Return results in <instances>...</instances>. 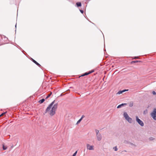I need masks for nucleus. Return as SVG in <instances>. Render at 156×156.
Masks as SVG:
<instances>
[{"instance_id": "22", "label": "nucleus", "mask_w": 156, "mask_h": 156, "mask_svg": "<svg viewBox=\"0 0 156 156\" xmlns=\"http://www.w3.org/2000/svg\"><path fill=\"white\" fill-rule=\"evenodd\" d=\"M85 117V116L84 115H83L80 119L81 120H82L83 118Z\"/></svg>"}, {"instance_id": "17", "label": "nucleus", "mask_w": 156, "mask_h": 156, "mask_svg": "<svg viewBox=\"0 0 156 156\" xmlns=\"http://www.w3.org/2000/svg\"><path fill=\"white\" fill-rule=\"evenodd\" d=\"M3 149L4 150H5L6 149L7 147L5 146H4V145L3 146Z\"/></svg>"}, {"instance_id": "19", "label": "nucleus", "mask_w": 156, "mask_h": 156, "mask_svg": "<svg viewBox=\"0 0 156 156\" xmlns=\"http://www.w3.org/2000/svg\"><path fill=\"white\" fill-rule=\"evenodd\" d=\"M77 151H76L75 153L73 154V155H72V156H76L77 153Z\"/></svg>"}, {"instance_id": "25", "label": "nucleus", "mask_w": 156, "mask_h": 156, "mask_svg": "<svg viewBox=\"0 0 156 156\" xmlns=\"http://www.w3.org/2000/svg\"><path fill=\"white\" fill-rule=\"evenodd\" d=\"M80 11L82 13H83V11L82 10H80Z\"/></svg>"}, {"instance_id": "13", "label": "nucleus", "mask_w": 156, "mask_h": 156, "mask_svg": "<svg viewBox=\"0 0 156 156\" xmlns=\"http://www.w3.org/2000/svg\"><path fill=\"white\" fill-rule=\"evenodd\" d=\"M77 6H80L81 5V4L80 2H77L76 4Z\"/></svg>"}, {"instance_id": "21", "label": "nucleus", "mask_w": 156, "mask_h": 156, "mask_svg": "<svg viewBox=\"0 0 156 156\" xmlns=\"http://www.w3.org/2000/svg\"><path fill=\"white\" fill-rule=\"evenodd\" d=\"M138 61H133L132 62V63H135L138 62Z\"/></svg>"}, {"instance_id": "29", "label": "nucleus", "mask_w": 156, "mask_h": 156, "mask_svg": "<svg viewBox=\"0 0 156 156\" xmlns=\"http://www.w3.org/2000/svg\"><path fill=\"white\" fill-rule=\"evenodd\" d=\"M63 94H61L60 95V96H60V97H62V96H63Z\"/></svg>"}, {"instance_id": "5", "label": "nucleus", "mask_w": 156, "mask_h": 156, "mask_svg": "<svg viewBox=\"0 0 156 156\" xmlns=\"http://www.w3.org/2000/svg\"><path fill=\"white\" fill-rule=\"evenodd\" d=\"M136 122L140 124L141 126H144V124L143 122L139 119L138 116H136Z\"/></svg>"}, {"instance_id": "2", "label": "nucleus", "mask_w": 156, "mask_h": 156, "mask_svg": "<svg viewBox=\"0 0 156 156\" xmlns=\"http://www.w3.org/2000/svg\"><path fill=\"white\" fill-rule=\"evenodd\" d=\"M123 116L125 119L129 123H131L132 122L133 120L132 118H130L126 112H124L123 113Z\"/></svg>"}, {"instance_id": "12", "label": "nucleus", "mask_w": 156, "mask_h": 156, "mask_svg": "<svg viewBox=\"0 0 156 156\" xmlns=\"http://www.w3.org/2000/svg\"><path fill=\"white\" fill-rule=\"evenodd\" d=\"M51 94V92H50V93L49 94H46L45 95V97H46V98H49V97H50V96Z\"/></svg>"}, {"instance_id": "18", "label": "nucleus", "mask_w": 156, "mask_h": 156, "mask_svg": "<svg viewBox=\"0 0 156 156\" xmlns=\"http://www.w3.org/2000/svg\"><path fill=\"white\" fill-rule=\"evenodd\" d=\"M6 112H4L3 113H2L0 115V117H1V116H3V115H4L5 114V113H6Z\"/></svg>"}, {"instance_id": "6", "label": "nucleus", "mask_w": 156, "mask_h": 156, "mask_svg": "<svg viewBox=\"0 0 156 156\" xmlns=\"http://www.w3.org/2000/svg\"><path fill=\"white\" fill-rule=\"evenodd\" d=\"M96 137L97 140L98 141H100L102 139V136L100 134H98V135H96Z\"/></svg>"}, {"instance_id": "30", "label": "nucleus", "mask_w": 156, "mask_h": 156, "mask_svg": "<svg viewBox=\"0 0 156 156\" xmlns=\"http://www.w3.org/2000/svg\"><path fill=\"white\" fill-rule=\"evenodd\" d=\"M138 58L137 57H135L134 58Z\"/></svg>"}, {"instance_id": "20", "label": "nucleus", "mask_w": 156, "mask_h": 156, "mask_svg": "<svg viewBox=\"0 0 156 156\" xmlns=\"http://www.w3.org/2000/svg\"><path fill=\"white\" fill-rule=\"evenodd\" d=\"M114 149L115 151H117L118 150V149L116 147H115L113 148Z\"/></svg>"}, {"instance_id": "4", "label": "nucleus", "mask_w": 156, "mask_h": 156, "mask_svg": "<svg viewBox=\"0 0 156 156\" xmlns=\"http://www.w3.org/2000/svg\"><path fill=\"white\" fill-rule=\"evenodd\" d=\"M151 117L154 120H156V108H155L154 109L153 111L151 114Z\"/></svg>"}, {"instance_id": "23", "label": "nucleus", "mask_w": 156, "mask_h": 156, "mask_svg": "<svg viewBox=\"0 0 156 156\" xmlns=\"http://www.w3.org/2000/svg\"><path fill=\"white\" fill-rule=\"evenodd\" d=\"M152 94L154 95H155V94H156V92L154 91H153L152 92Z\"/></svg>"}, {"instance_id": "27", "label": "nucleus", "mask_w": 156, "mask_h": 156, "mask_svg": "<svg viewBox=\"0 0 156 156\" xmlns=\"http://www.w3.org/2000/svg\"><path fill=\"white\" fill-rule=\"evenodd\" d=\"M129 105L130 106H132L133 105V104L132 103L131 104H130Z\"/></svg>"}, {"instance_id": "8", "label": "nucleus", "mask_w": 156, "mask_h": 156, "mask_svg": "<svg viewBox=\"0 0 156 156\" xmlns=\"http://www.w3.org/2000/svg\"><path fill=\"white\" fill-rule=\"evenodd\" d=\"M126 105V103H124V104H122L121 105H119L118 107H117V108H121L122 106H125Z\"/></svg>"}, {"instance_id": "28", "label": "nucleus", "mask_w": 156, "mask_h": 156, "mask_svg": "<svg viewBox=\"0 0 156 156\" xmlns=\"http://www.w3.org/2000/svg\"><path fill=\"white\" fill-rule=\"evenodd\" d=\"M94 72V70H92V71H90V72H91V73H92L93 72Z\"/></svg>"}, {"instance_id": "1", "label": "nucleus", "mask_w": 156, "mask_h": 156, "mask_svg": "<svg viewBox=\"0 0 156 156\" xmlns=\"http://www.w3.org/2000/svg\"><path fill=\"white\" fill-rule=\"evenodd\" d=\"M55 101H53L47 108L46 111L48 112L51 115H54L57 108V104H54Z\"/></svg>"}, {"instance_id": "24", "label": "nucleus", "mask_w": 156, "mask_h": 156, "mask_svg": "<svg viewBox=\"0 0 156 156\" xmlns=\"http://www.w3.org/2000/svg\"><path fill=\"white\" fill-rule=\"evenodd\" d=\"M147 112V110H146L144 111V114H146Z\"/></svg>"}, {"instance_id": "9", "label": "nucleus", "mask_w": 156, "mask_h": 156, "mask_svg": "<svg viewBox=\"0 0 156 156\" xmlns=\"http://www.w3.org/2000/svg\"><path fill=\"white\" fill-rule=\"evenodd\" d=\"M32 60L33 62H34L35 64H36L38 66H41L38 63H37L36 61L34 60L33 59H32Z\"/></svg>"}, {"instance_id": "15", "label": "nucleus", "mask_w": 156, "mask_h": 156, "mask_svg": "<svg viewBox=\"0 0 156 156\" xmlns=\"http://www.w3.org/2000/svg\"><path fill=\"white\" fill-rule=\"evenodd\" d=\"M154 140V138L153 137H151L149 138V140L150 141Z\"/></svg>"}, {"instance_id": "3", "label": "nucleus", "mask_w": 156, "mask_h": 156, "mask_svg": "<svg viewBox=\"0 0 156 156\" xmlns=\"http://www.w3.org/2000/svg\"><path fill=\"white\" fill-rule=\"evenodd\" d=\"M86 148L87 150L90 151H94L95 149V147L94 145L88 144H87Z\"/></svg>"}, {"instance_id": "10", "label": "nucleus", "mask_w": 156, "mask_h": 156, "mask_svg": "<svg viewBox=\"0 0 156 156\" xmlns=\"http://www.w3.org/2000/svg\"><path fill=\"white\" fill-rule=\"evenodd\" d=\"M90 73H91V72H88V73L87 72V73H85L84 74H83L81 76H85L86 75H87L90 74Z\"/></svg>"}, {"instance_id": "11", "label": "nucleus", "mask_w": 156, "mask_h": 156, "mask_svg": "<svg viewBox=\"0 0 156 156\" xmlns=\"http://www.w3.org/2000/svg\"><path fill=\"white\" fill-rule=\"evenodd\" d=\"M45 101L44 99L43 98L41 100H40L38 102L40 104H41L43 103Z\"/></svg>"}, {"instance_id": "7", "label": "nucleus", "mask_w": 156, "mask_h": 156, "mask_svg": "<svg viewBox=\"0 0 156 156\" xmlns=\"http://www.w3.org/2000/svg\"><path fill=\"white\" fill-rule=\"evenodd\" d=\"M128 90H122L119 91L117 93V94H121L125 92L126 91H128Z\"/></svg>"}, {"instance_id": "14", "label": "nucleus", "mask_w": 156, "mask_h": 156, "mask_svg": "<svg viewBox=\"0 0 156 156\" xmlns=\"http://www.w3.org/2000/svg\"><path fill=\"white\" fill-rule=\"evenodd\" d=\"M95 132L96 134V135H98V134H99L100 133H99V131L98 130H95Z\"/></svg>"}, {"instance_id": "16", "label": "nucleus", "mask_w": 156, "mask_h": 156, "mask_svg": "<svg viewBox=\"0 0 156 156\" xmlns=\"http://www.w3.org/2000/svg\"><path fill=\"white\" fill-rule=\"evenodd\" d=\"M81 120H81L80 119L78 120L76 123V124H78L81 121Z\"/></svg>"}, {"instance_id": "26", "label": "nucleus", "mask_w": 156, "mask_h": 156, "mask_svg": "<svg viewBox=\"0 0 156 156\" xmlns=\"http://www.w3.org/2000/svg\"><path fill=\"white\" fill-rule=\"evenodd\" d=\"M130 144L133 145V146H135V145L134 144H132V143H130Z\"/></svg>"}]
</instances>
